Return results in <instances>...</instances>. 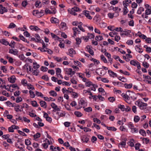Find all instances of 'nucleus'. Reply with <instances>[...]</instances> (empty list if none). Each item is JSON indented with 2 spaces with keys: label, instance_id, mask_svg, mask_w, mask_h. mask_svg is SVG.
Returning <instances> with one entry per match:
<instances>
[{
  "label": "nucleus",
  "instance_id": "33",
  "mask_svg": "<svg viewBox=\"0 0 151 151\" xmlns=\"http://www.w3.org/2000/svg\"><path fill=\"white\" fill-rule=\"evenodd\" d=\"M56 70V74L57 75L58 77L59 76V74L61 72V70L59 68H55Z\"/></svg>",
  "mask_w": 151,
  "mask_h": 151
},
{
  "label": "nucleus",
  "instance_id": "49",
  "mask_svg": "<svg viewBox=\"0 0 151 151\" xmlns=\"http://www.w3.org/2000/svg\"><path fill=\"white\" fill-rule=\"evenodd\" d=\"M20 107V106L19 105H18L17 106H16L14 108V109L17 112L18 111H23V110H21L19 109V108Z\"/></svg>",
  "mask_w": 151,
  "mask_h": 151
},
{
  "label": "nucleus",
  "instance_id": "54",
  "mask_svg": "<svg viewBox=\"0 0 151 151\" xmlns=\"http://www.w3.org/2000/svg\"><path fill=\"white\" fill-rule=\"evenodd\" d=\"M22 101V99L21 97H17L16 99V101L17 103H19Z\"/></svg>",
  "mask_w": 151,
  "mask_h": 151
},
{
  "label": "nucleus",
  "instance_id": "56",
  "mask_svg": "<svg viewBox=\"0 0 151 151\" xmlns=\"http://www.w3.org/2000/svg\"><path fill=\"white\" fill-rule=\"evenodd\" d=\"M29 93L30 94V97L32 98H34L35 97V95L34 93V92L31 90L29 91Z\"/></svg>",
  "mask_w": 151,
  "mask_h": 151
},
{
  "label": "nucleus",
  "instance_id": "63",
  "mask_svg": "<svg viewBox=\"0 0 151 151\" xmlns=\"http://www.w3.org/2000/svg\"><path fill=\"white\" fill-rule=\"evenodd\" d=\"M76 44L77 45H79L81 42V40L80 38L77 37L76 38Z\"/></svg>",
  "mask_w": 151,
  "mask_h": 151
},
{
  "label": "nucleus",
  "instance_id": "55",
  "mask_svg": "<svg viewBox=\"0 0 151 151\" xmlns=\"http://www.w3.org/2000/svg\"><path fill=\"white\" fill-rule=\"evenodd\" d=\"M16 27V25L13 23H11L8 27L9 28H13Z\"/></svg>",
  "mask_w": 151,
  "mask_h": 151
},
{
  "label": "nucleus",
  "instance_id": "27",
  "mask_svg": "<svg viewBox=\"0 0 151 151\" xmlns=\"http://www.w3.org/2000/svg\"><path fill=\"white\" fill-rule=\"evenodd\" d=\"M139 132L143 136H145L146 135V133L144 130L141 129L139 130Z\"/></svg>",
  "mask_w": 151,
  "mask_h": 151
},
{
  "label": "nucleus",
  "instance_id": "64",
  "mask_svg": "<svg viewBox=\"0 0 151 151\" xmlns=\"http://www.w3.org/2000/svg\"><path fill=\"white\" fill-rule=\"evenodd\" d=\"M93 120L94 122H96L98 124H100L101 123L100 121L97 118H94L93 119Z\"/></svg>",
  "mask_w": 151,
  "mask_h": 151
},
{
  "label": "nucleus",
  "instance_id": "43",
  "mask_svg": "<svg viewBox=\"0 0 151 151\" xmlns=\"http://www.w3.org/2000/svg\"><path fill=\"white\" fill-rule=\"evenodd\" d=\"M128 12V9L127 7H124L123 8V15H126Z\"/></svg>",
  "mask_w": 151,
  "mask_h": 151
},
{
  "label": "nucleus",
  "instance_id": "22",
  "mask_svg": "<svg viewBox=\"0 0 151 151\" xmlns=\"http://www.w3.org/2000/svg\"><path fill=\"white\" fill-rule=\"evenodd\" d=\"M104 55L105 56H106L109 59V61H112V59L111 58V55L110 53L108 52H106L104 53Z\"/></svg>",
  "mask_w": 151,
  "mask_h": 151
},
{
  "label": "nucleus",
  "instance_id": "51",
  "mask_svg": "<svg viewBox=\"0 0 151 151\" xmlns=\"http://www.w3.org/2000/svg\"><path fill=\"white\" fill-rule=\"evenodd\" d=\"M40 135L41 134L40 133L37 132L34 135L33 137L35 139H37L40 137Z\"/></svg>",
  "mask_w": 151,
  "mask_h": 151
},
{
  "label": "nucleus",
  "instance_id": "25",
  "mask_svg": "<svg viewBox=\"0 0 151 151\" xmlns=\"http://www.w3.org/2000/svg\"><path fill=\"white\" fill-rule=\"evenodd\" d=\"M7 9L5 7H2V8L0 9V13L3 14L4 12H7Z\"/></svg>",
  "mask_w": 151,
  "mask_h": 151
},
{
  "label": "nucleus",
  "instance_id": "62",
  "mask_svg": "<svg viewBox=\"0 0 151 151\" xmlns=\"http://www.w3.org/2000/svg\"><path fill=\"white\" fill-rule=\"evenodd\" d=\"M79 104L81 105H84L85 102L84 99H81L79 101Z\"/></svg>",
  "mask_w": 151,
  "mask_h": 151
},
{
  "label": "nucleus",
  "instance_id": "16",
  "mask_svg": "<svg viewBox=\"0 0 151 151\" xmlns=\"http://www.w3.org/2000/svg\"><path fill=\"white\" fill-rule=\"evenodd\" d=\"M29 28L31 30H34L35 31L40 30V29L37 26H35L31 25L30 26Z\"/></svg>",
  "mask_w": 151,
  "mask_h": 151
},
{
  "label": "nucleus",
  "instance_id": "58",
  "mask_svg": "<svg viewBox=\"0 0 151 151\" xmlns=\"http://www.w3.org/2000/svg\"><path fill=\"white\" fill-rule=\"evenodd\" d=\"M74 63L75 65L79 66V67H81V63L78 61H74Z\"/></svg>",
  "mask_w": 151,
  "mask_h": 151
},
{
  "label": "nucleus",
  "instance_id": "48",
  "mask_svg": "<svg viewBox=\"0 0 151 151\" xmlns=\"http://www.w3.org/2000/svg\"><path fill=\"white\" fill-rule=\"evenodd\" d=\"M137 62H136L134 60H131L130 61V63L131 65L136 66L137 63Z\"/></svg>",
  "mask_w": 151,
  "mask_h": 151
},
{
  "label": "nucleus",
  "instance_id": "37",
  "mask_svg": "<svg viewBox=\"0 0 151 151\" xmlns=\"http://www.w3.org/2000/svg\"><path fill=\"white\" fill-rule=\"evenodd\" d=\"M98 87V86L97 85L93 84V87L90 88V89H91V90L95 91L96 90V88H97ZM89 89H90V88H89Z\"/></svg>",
  "mask_w": 151,
  "mask_h": 151
},
{
  "label": "nucleus",
  "instance_id": "29",
  "mask_svg": "<svg viewBox=\"0 0 151 151\" xmlns=\"http://www.w3.org/2000/svg\"><path fill=\"white\" fill-rule=\"evenodd\" d=\"M118 78L120 80L123 82H126L127 81V80L124 77H122L120 76Z\"/></svg>",
  "mask_w": 151,
  "mask_h": 151
},
{
  "label": "nucleus",
  "instance_id": "1",
  "mask_svg": "<svg viewBox=\"0 0 151 151\" xmlns=\"http://www.w3.org/2000/svg\"><path fill=\"white\" fill-rule=\"evenodd\" d=\"M135 104L139 106L140 109L143 110L145 113H148L151 110V107L147 106V104L140 101L139 100L136 101Z\"/></svg>",
  "mask_w": 151,
  "mask_h": 151
},
{
  "label": "nucleus",
  "instance_id": "40",
  "mask_svg": "<svg viewBox=\"0 0 151 151\" xmlns=\"http://www.w3.org/2000/svg\"><path fill=\"white\" fill-rule=\"evenodd\" d=\"M126 93H123L122 94V96L124 98V99L125 100H130V98H129L128 99H127L128 96L126 95Z\"/></svg>",
  "mask_w": 151,
  "mask_h": 151
},
{
  "label": "nucleus",
  "instance_id": "36",
  "mask_svg": "<svg viewBox=\"0 0 151 151\" xmlns=\"http://www.w3.org/2000/svg\"><path fill=\"white\" fill-rule=\"evenodd\" d=\"M54 59L58 62H60L63 60V59L61 58L58 57L57 56H54L53 57Z\"/></svg>",
  "mask_w": 151,
  "mask_h": 151
},
{
  "label": "nucleus",
  "instance_id": "8",
  "mask_svg": "<svg viewBox=\"0 0 151 151\" xmlns=\"http://www.w3.org/2000/svg\"><path fill=\"white\" fill-rule=\"evenodd\" d=\"M56 10L54 8V9L53 10L52 12H51L50 10L46 9L45 10V12L46 14H55L56 13Z\"/></svg>",
  "mask_w": 151,
  "mask_h": 151
},
{
  "label": "nucleus",
  "instance_id": "57",
  "mask_svg": "<svg viewBox=\"0 0 151 151\" xmlns=\"http://www.w3.org/2000/svg\"><path fill=\"white\" fill-rule=\"evenodd\" d=\"M25 144L27 145H30L31 144V141L29 140L28 139H26L25 140Z\"/></svg>",
  "mask_w": 151,
  "mask_h": 151
},
{
  "label": "nucleus",
  "instance_id": "21",
  "mask_svg": "<svg viewBox=\"0 0 151 151\" xmlns=\"http://www.w3.org/2000/svg\"><path fill=\"white\" fill-rule=\"evenodd\" d=\"M51 34L52 38L54 39L55 40H58L60 39V38L58 36L53 33H51Z\"/></svg>",
  "mask_w": 151,
  "mask_h": 151
},
{
  "label": "nucleus",
  "instance_id": "19",
  "mask_svg": "<svg viewBox=\"0 0 151 151\" xmlns=\"http://www.w3.org/2000/svg\"><path fill=\"white\" fill-rule=\"evenodd\" d=\"M0 42L6 46L9 45V42L5 40L2 39L0 40Z\"/></svg>",
  "mask_w": 151,
  "mask_h": 151
},
{
  "label": "nucleus",
  "instance_id": "46",
  "mask_svg": "<svg viewBox=\"0 0 151 151\" xmlns=\"http://www.w3.org/2000/svg\"><path fill=\"white\" fill-rule=\"evenodd\" d=\"M126 145V142L125 141H122L119 144L118 146L119 147L120 145H121V147H124V146H125Z\"/></svg>",
  "mask_w": 151,
  "mask_h": 151
},
{
  "label": "nucleus",
  "instance_id": "6",
  "mask_svg": "<svg viewBox=\"0 0 151 151\" xmlns=\"http://www.w3.org/2000/svg\"><path fill=\"white\" fill-rule=\"evenodd\" d=\"M89 12L87 10H84L83 11V15H84L87 18L89 19H91L92 18V17L90 15Z\"/></svg>",
  "mask_w": 151,
  "mask_h": 151
},
{
  "label": "nucleus",
  "instance_id": "20",
  "mask_svg": "<svg viewBox=\"0 0 151 151\" xmlns=\"http://www.w3.org/2000/svg\"><path fill=\"white\" fill-rule=\"evenodd\" d=\"M103 39V38L102 36L100 35L97 36L95 37V40L97 41H100Z\"/></svg>",
  "mask_w": 151,
  "mask_h": 151
},
{
  "label": "nucleus",
  "instance_id": "44",
  "mask_svg": "<svg viewBox=\"0 0 151 151\" xmlns=\"http://www.w3.org/2000/svg\"><path fill=\"white\" fill-rule=\"evenodd\" d=\"M15 44V42L13 41H12L11 43L9 44V45L12 48H15L14 45Z\"/></svg>",
  "mask_w": 151,
  "mask_h": 151
},
{
  "label": "nucleus",
  "instance_id": "41",
  "mask_svg": "<svg viewBox=\"0 0 151 151\" xmlns=\"http://www.w3.org/2000/svg\"><path fill=\"white\" fill-rule=\"evenodd\" d=\"M51 95L53 96H56L57 95V93L54 91L52 90L49 92Z\"/></svg>",
  "mask_w": 151,
  "mask_h": 151
},
{
  "label": "nucleus",
  "instance_id": "23",
  "mask_svg": "<svg viewBox=\"0 0 151 151\" xmlns=\"http://www.w3.org/2000/svg\"><path fill=\"white\" fill-rule=\"evenodd\" d=\"M19 37L21 40L27 42V43H29V42L27 41V39H25L23 36L20 35H19Z\"/></svg>",
  "mask_w": 151,
  "mask_h": 151
},
{
  "label": "nucleus",
  "instance_id": "45",
  "mask_svg": "<svg viewBox=\"0 0 151 151\" xmlns=\"http://www.w3.org/2000/svg\"><path fill=\"white\" fill-rule=\"evenodd\" d=\"M93 84L90 81H89L86 82V83L85 85L86 87H89L91 86H93Z\"/></svg>",
  "mask_w": 151,
  "mask_h": 151
},
{
  "label": "nucleus",
  "instance_id": "15",
  "mask_svg": "<svg viewBox=\"0 0 151 151\" xmlns=\"http://www.w3.org/2000/svg\"><path fill=\"white\" fill-rule=\"evenodd\" d=\"M108 73L109 74L110 76H112L113 77H114L115 76L116 77H117V76L116 73H114V72L110 70H108Z\"/></svg>",
  "mask_w": 151,
  "mask_h": 151
},
{
  "label": "nucleus",
  "instance_id": "24",
  "mask_svg": "<svg viewBox=\"0 0 151 151\" xmlns=\"http://www.w3.org/2000/svg\"><path fill=\"white\" fill-rule=\"evenodd\" d=\"M144 9L142 7H140L138 10H137V13L139 14H141L142 12L144 11Z\"/></svg>",
  "mask_w": 151,
  "mask_h": 151
},
{
  "label": "nucleus",
  "instance_id": "5",
  "mask_svg": "<svg viewBox=\"0 0 151 151\" xmlns=\"http://www.w3.org/2000/svg\"><path fill=\"white\" fill-rule=\"evenodd\" d=\"M51 107L54 109L53 111L55 112L56 111H60V109L58 108V106L54 103H52L51 105Z\"/></svg>",
  "mask_w": 151,
  "mask_h": 151
},
{
  "label": "nucleus",
  "instance_id": "26",
  "mask_svg": "<svg viewBox=\"0 0 151 151\" xmlns=\"http://www.w3.org/2000/svg\"><path fill=\"white\" fill-rule=\"evenodd\" d=\"M74 114L78 117H80L83 115V114L80 112L78 111H75Z\"/></svg>",
  "mask_w": 151,
  "mask_h": 151
},
{
  "label": "nucleus",
  "instance_id": "18",
  "mask_svg": "<svg viewBox=\"0 0 151 151\" xmlns=\"http://www.w3.org/2000/svg\"><path fill=\"white\" fill-rule=\"evenodd\" d=\"M8 81L11 83H14L15 81L16 78L14 76H12L8 78Z\"/></svg>",
  "mask_w": 151,
  "mask_h": 151
},
{
  "label": "nucleus",
  "instance_id": "61",
  "mask_svg": "<svg viewBox=\"0 0 151 151\" xmlns=\"http://www.w3.org/2000/svg\"><path fill=\"white\" fill-rule=\"evenodd\" d=\"M48 69L47 67H44L43 66H42L41 68V70L43 72H46L47 70Z\"/></svg>",
  "mask_w": 151,
  "mask_h": 151
},
{
  "label": "nucleus",
  "instance_id": "14",
  "mask_svg": "<svg viewBox=\"0 0 151 151\" xmlns=\"http://www.w3.org/2000/svg\"><path fill=\"white\" fill-rule=\"evenodd\" d=\"M40 103L41 106L46 108L47 107V104L44 101H40Z\"/></svg>",
  "mask_w": 151,
  "mask_h": 151
},
{
  "label": "nucleus",
  "instance_id": "10",
  "mask_svg": "<svg viewBox=\"0 0 151 151\" xmlns=\"http://www.w3.org/2000/svg\"><path fill=\"white\" fill-rule=\"evenodd\" d=\"M87 92L88 93H90L89 95L91 96H90L89 97V98L90 99H92V98H93L94 100H95L96 101V100L97 96H96V95L93 96V95L92 94V93H91V91H90V90H87L86 91V93H87Z\"/></svg>",
  "mask_w": 151,
  "mask_h": 151
},
{
  "label": "nucleus",
  "instance_id": "4",
  "mask_svg": "<svg viewBox=\"0 0 151 151\" xmlns=\"http://www.w3.org/2000/svg\"><path fill=\"white\" fill-rule=\"evenodd\" d=\"M65 70L67 73L68 75H73L75 74V72L72 70V69L71 68H66Z\"/></svg>",
  "mask_w": 151,
  "mask_h": 151
},
{
  "label": "nucleus",
  "instance_id": "42",
  "mask_svg": "<svg viewBox=\"0 0 151 151\" xmlns=\"http://www.w3.org/2000/svg\"><path fill=\"white\" fill-rule=\"evenodd\" d=\"M142 65L145 68H147L149 67V64L145 61H144L142 63Z\"/></svg>",
  "mask_w": 151,
  "mask_h": 151
},
{
  "label": "nucleus",
  "instance_id": "9",
  "mask_svg": "<svg viewBox=\"0 0 151 151\" xmlns=\"http://www.w3.org/2000/svg\"><path fill=\"white\" fill-rule=\"evenodd\" d=\"M73 31V35L74 36H76L77 33L80 34V31L79 30L78 28L76 27H74L72 29Z\"/></svg>",
  "mask_w": 151,
  "mask_h": 151
},
{
  "label": "nucleus",
  "instance_id": "53",
  "mask_svg": "<svg viewBox=\"0 0 151 151\" xmlns=\"http://www.w3.org/2000/svg\"><path fill=\"white\" fill-rule=\"evenodd\" d=\"M36 94L38 96H40L42 98L43 97V94L41 92L36 91Z\"/></svg>",
  "mask_w": 151,
  "mask_h": 151
},
{
  "label": "nucleus",
  "instance_id": "17",
  "mask_svg": "<svg viewBox=\"0 0 151 151\" xmlns=\"http://www.w3.org/2000/svg\"><path fill=\"white\" fill-rule=\"evenodd\" d=\"M81 139L83 142L87 143L89 140V138L86 136L83 135L82 136Z\"/></svg>",
  "mask_w": 151,
  "mask_h": 151
},
{
  "label": "nucleus",
  "instance_id": "28",
  "mask_svg": "<svg viewBox=\"0 0 151 151\" xmlns=\"http://www.w3.org/2000/svg\"><path fill=\"white\" fill-rule=\"evenodd\" d=\"M118 107L119 108L121 109L122 111H125V107L124 105L119 104L118 105Z\"/></svg>",
  "mask_w": 151,
  "mask_h": 151
},
{
  "label": "nucleus",
  "instance_id": "31",
  "mask_svg": "<svg viewBox=\"0 0 151 151\" xmlns=\"http://www.w3.org/2000/svg\"><path fill=\"white\" fill-rule=\"evenodd\" d=\"M124 86L126 88H130L132 86V83L128 84L127 83H125L124 84Z\"/></svg>",
  "mask_w": 151,
  "mask_h": 151
},
{
  "label": "nucleus",
  "instance_id": "30",
  "mask_svg": "<svg viewBox=\"0 0 151 151\" xmlns=\"http://www.w3.org/2000/svg\"><path fill=\"white\" fill-rule=\"evenodd\" d=\"M107 129L108 130L112 131H116L117 130V129L114 127H107Z\"/></svg>",
  "mask_w": 151,
  "mask_h": 151
},
{
  "label": "nucleus",
  "instance_id": "59",
  "mask_svg": "<svg viewBox=\"0 0 151 151\" xmlns=\"http://www.w3.org/2000/svg\"><path fill=\"white\" fill-rule=\"evenodd\" d=\"M151 14V9H146L145 10V14L147 15Z\"/></svg>",
  "mask_w": 151,
  "mask_h": 151
},
{
  "label": "nucleus",
  "instance_id": "39",
  "mask_svg": "<svg viewBox=\"0 0 151 151\" xmlns=\"http://www.w3.org/2000/svg\"><path fill=\"white\" fill-rule=\"evenodd\" d=\"M31 104L33 106L35 107H37L38 106V105L35 101H32L31 102Z\"/></svg>",
  "mask_w": 151,
  "mask_h": 151
},
{
  "label": "nucleus",
  "instance_id": "11",
  "mask_svg": "<svg viewBox=\"0 0 151 151\" xmlns=\"http://www.w3.org/2000/svg\"><path fill=\"white\" fill-rule=\"evenodd\" d=\"M67 28L66 26V24L64 22H62L60 24V29L61 30H65Z\"/></svg>",
  "mask_w": 151,
  "mask_h": 151
},
{
  "label": "nucleus",
  "instance_id": "50",
  "mask_svg": "<svg viewBox=\"0 0 151 151\" xmlns=\"http://www.w3.org/2000/svg\"><path fill=\"white\" fill-rule=\"evenodd\" d=\"M126 43L129 45H132L133 44V41L132 40H128L126 42Z\"/></svg>",
  "mask_w": 151,
  "mask_h": 151
},
{
  "label": "nucleus",
  "instance_id": "3",
  "mask_svg": "<svg viewBox=\"0 0 151 151\" xmlns=\"http://www.w3.org/2000/svg\"><path fill=\"white\" fill-rule=\"evenodd\" d=\"M79 11H80L79 8L77 7H73L71 9L70 13V14L75 16L77 15V14L75 12H78Z\"/></svg>",
  "mask_w": 151,
  "mask_h": 151
},
{
  "label": "nucleus",
  "instance_id": "2",
  "mask_svg": "<svg viewBox=\"0 0 151 151\" xmlns=\"http://www.w3.org/2000/svg\"><path fill=\"white\" fill-rule=\"evenodd\" d=\"M127 97V99L129 98L130 99V98H131L132 99L135 100L137 99V97H136V94L134 92L131 91L129 90L128 91L126 92V94Z\"/></svg>",
  "mask_w": 151,
  "mask_h": 151
},
{
  "label": "nucleus",
  "instance_id": "32",
  "mask_svg": "<svg viewBox=\"0 0 151 151\" xmlns=\"http://www.w3.org/2000/svg\"><path fill=\"white\" fill-rule=\"evenodd\" d=\"M100 57L101 60L103 61L104 63H107V61L106 58L103 55H101Z\"/></svg>",
  "mask_w": 151,
  "mask_h": 151
},
{
  "label": "nucleus",
  "instance_id": "34",
  "mask_svg": "<svg viewBox=\"0 0 151 151\" xmlns=\"http://www.w3.org/2000/svg\"><path fill=\"white\" fill-rule=\"evenodd\" d=\"M140 120L139 117L137 115H135L134 116V122H137Z\"/></svg>",
  "mask_w": 151,
  "mask_h": 151
},
{
  "label": "nucleus",
  "instance_id": "35",
  "mask_svg": "<svg viewBox=\"0 0 151 151\" xmlns=\"http://www.w3.org/2000/svg\"><path fill=\"white\" fill-rule=\"evenodd\" d=\"M87 36L88 38V39L89 38L90 39H93L95 37V36L93 35V34L88 33L87 34Z\"/></svg>",
  "mask_w": 151,
  "mask_h": 151
},
{
  "label": "nucleus",
  "instance_id": "7",
  "mask_svg": "<svg viewBox=\"0 0 151 151\" xmlns=\"http://www.w3.org/2000/svg\"><path fill=\"white\" fill-rule=\"evenodd\" d=\"M9 52L10 53L14 55H17L18 53V51L16 49H9Z\"/></svg>",
  "mask_w": 151,
  "mask_h": 151
},
{
  "label": "nucleus",
  "instance_id": "38",
  "mask_svg": "<svg viewBox=\"0 0 151 151\" xmlns=\"http://www.w3.org/2000/svg\"><path fill=\"white\" fill-rule=\"evenodd\" d=\"M69 54L73 55L76 54V51L73 48H71L69 50Z\"/></svg>",
  "mask_w": 151,
  "mask_h": 151
},
{
  "label": "nucleus",
  "instance_id": "60",
  "mask_svg": "<svg viewBox=\"0 0 151 151\" xmlns=\"http://www.w3.org/2000/svg\"><path fill=\"white\" fill-rule=\"evenodd\" d=\"M35 36L36 37V39L37 40V42H39L41 40L40 37L38 34H36L35 35Z\"/></svg>",
  "mask_w": 151,
  "mask_h": 151
},
{
  "label": "nucleus",
  "instance_id": "52",
  "mask_svg": "<svg viewBox=\"0 0 151 151\" xmlns=\"http://www.w3.org/2000/svg\"><path fill=\"white\" fill-rule=\"evenodd\" d=\"M40 66L39 65H37L36 63H33V67L35 69L38 68H39Z\"/></svg>",
  "mask_w": 151,
  "mask_h": 151
},
{
  "label": "nucleus",
  "instance_id": "12",
  "mask_svg": "<svg viewBox=\"0 0 151 151\" xmlns=\"http://www.w3.org/2000/svg\"><path fill=\"white\" fill-rule=\"evenodd\" d=\"M73 91V89L71 88H68V89L67 90L65 88H63L62 89V91L64 94L67 92H69L70 93H71Z\"/></svg>",
  "mask_w": 151,
  "mask_h": 151
},
{
  "label": "nucleus",
  "instance_id": "13",
  "mask_svg": "<svg viewBox=\"0 0 151 151\" xmlns=\"http://www.w3.org/2000/svg\"><path fill=\"white\" fill-rule=\"evenodd\" d=\"M51 21L52 23H58L59 20L56 18L52 17L51 18Z\"/></svg>",
  "mask_w": 151,
  "mask_h": 151
},
{
  "label": "nucleus",
  "instance_id": "47",
  "mask_svg": "<svg viewBox=\"0 0 151 151\" xmlns=\"http://www.w3.org/2000/svg\"><path fill=\"white\" fill-rule=\"evenodd\" d=\"M84 110L86 112H89L92 111V109L91 107H89L85 108Z\"/></svg>",
  "mask_w": 151,
  "mask_h": 151
}]
</instances>
